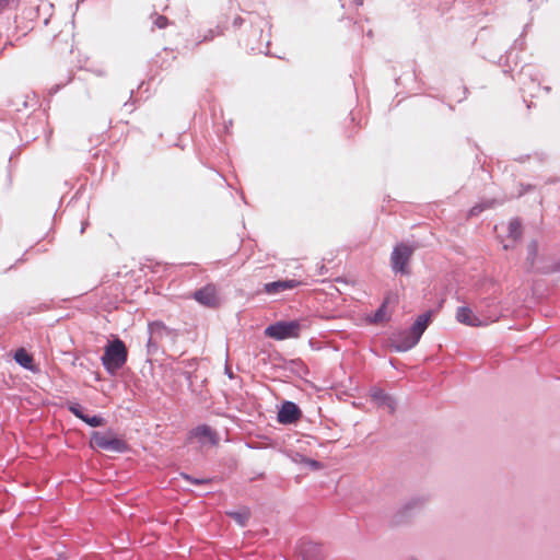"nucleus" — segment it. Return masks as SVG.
<instances>
[{"mask_svg":"<svg viewBox=\"0 0 560 560\" xmlns=\"http://www.w3.org/2000/svg\"><path fill=\"white\" fill-rule=\"evenodd\" d=\"M456 319L458 323L470 327H480L486 325V322L480 319L468 306H460L457 308Z\"/></svg>","mask_w":560,"mask_h":560,"instance_id":"6e6552de","label":"nucleus"},{"mask_svg":"<svg viewBox=\"0 0 560 560\" xmlns=\"http://www.w3.org/2000/svg\"><path fill=\"white\" fill-rule=\"evenodd\" d=\"M386 302H383L375 313L370 317V322L373 324L381 323L386 317Z\"/></svg>","mask_w":560,"mask_h":560,"instance_id":"aec40b11","label":"nucleus"},{"mask_svg":"<svg viewBox=\"0 0 560 560\" xmlns=\"http://www.w3.org/2000/svg\"><path fill=\"white\" fill-rule=\"evenodd\" d=\"M371 397L378 406L387 407L390 413L395 412L397 406L396 400L382 388L373 387L371 389Z\"/></svg>","mask_w":560,"mask_h":560,"instance_id":"f8f14e48","label":"nucleus"},{"mask_svg":"<svg viewBox=\"0 0 560 560\" xmlns=\"http://www.w3.org/2000/svg\"><path fill=\"white\" fill-rule=\"evenodd\" d=\"M526 78H529L533 83L535 82V79H533L532 74V68L529 66L523 67L518 72V81L523 82Z\"/></svg>","mask_w":560,"mask_h":560,"instance_id":"393cba45","label":"nucleus"},{"mask_svg":"<svg viewBox=\"0 0 560 560\" xmlns=\"http://www.w3.org/2000/svg\"><path fill=\"white\" fill-rule=\"evenodd\" d=\"M300 553L303 560H322V545L314 541H302L300 545Z\"/></svg>","mask_w":560,"mask_h":560,"instance_id":"9b49d317","label":"nucleus"},{"mask_svg":"<svg viewBox=\"0 0 560 560\" xmlns=\"http://www.w3.org/2000/svg\"><path fill=\"white\" fill-rule=\"evenodd\" d=\"M14 360L20 366L28 371L34 372L36 370L33 364V357L23 348H20L15 351Z\"/></svg>","mask_w":560,"mask_h":560,"instance_id":"4468645a","label":"nucleus"},{"mask_svg":"<svg viewBox=\"0 0 560 560\" xmlns=\"http://www.w3.org/2000/svg\"><path fill=\"white\" fill-rule=\"evenodd\" d=\"M350 115L352 116V119H353V118H354V115H355L354 110H351V112H350Z\"/></svg>","mask_w":560,"mask_h":560,"instance_id":"a19ab883","label":"nucleus"},{"mask_svg":"<svg viewBox=\"0 0 560 560\" xmlns=\"http://www.w3.org/2000/svg\"><path fill=\"white\" fill-rule=\"evenodd\" d=\"M91 445L93 447L114 452L125 453L128 451V444L125 440L117 438L113 432H93L91 436Z\"/></svg>","mask_w":560,"mask_h":560,"instance_id":"39448f33","label":"nucleus"},{"mask_svg":"<svg viewBox=\"0 0 560 560\" xmlns=\"http://www.w3.org/2000/svg\"><path fill=\"white\" fill-rule=\"evenodd\" d=\"M192 296L198 303L207 307H217L220 304L217 287L212 283L196 290Z\"/></svg>","mask_w":560,"mask_h":560,"instance_id":"423d86ee","label":"nucleus"},{"mask_svg":"<svg viewBox=\"0 0 560 560\" xmlns=\"http://www.w3.org/2000/svg\"><path fill=\"white\" fill-rule=\"evenodd\" d=\"M127 105H129V101H126V102L124 103V106H127Z\"/></svg>","mask_w":560,"mask_h":560,"instance_id":"c03bdc74","label":"nucleus"},{"mask_svg":"<svg viewBox=\"0 0 560 560\" xmlns=\"http://www.w3.org/2000/svg\"><path fill=\"white\" fill-rule=\"evenodd\" d=\"M86 225H88V222H84V223L82 224V228H81V231H80L81 233H83V232H84V230H85Z\"/></svg>","mask_w":560,"mask_h":560,"instance_id":"e433bc0d","label":"nucleus"},{"mask_svg":"<svg viewBox=\"0 0 560 560\" xmlns=\"http://www.w3.org/2000/svg\"><path fill=\"white\" fill-rule=\"evenodd\" d=\"M508 236L514 241L522 237V224L520 219L514 218L509 222Z\"/></svg>","mask_w":560,"mask_h":560,"instance_id":"2eb2a0df","label":"nucleus"},{"mask_svg":"<svg viewBox=\"0 0 560 560\" xmlns=\"http://www.w3.org/2000/svg\"><path fill=\"white\" fill-rule=\"evenodd\" d=\"M154 25L162 30V28H165L168 24V19L165 16V15H156L155 20H154Z\"/></svg>","mask_w":560,"mask_h":560,"instance_id":"a878e982","label":"nucleus"},{"mask_svg":"<svg viewBox=\"0 0 560 560\" xmlns=\"http://www.w3.org/2000/svg\"><path fill=\"white\" fill-rule=\"evenodd\" d=\"M159 341H160L159 339H155V338H153L152 335H150L148 342H147V347H148L149 351H151L152 349H156Z\"/></svg>","mask_w":560,"mask_h":560,"instance_id":"cd10ccee","label":"nucleus"},{"mask_svg":"<svg viewBox=\"0 0 560 560\" xmlns=\"http://www.w3.org/2000/svg\"><path fill=\"white\" fill-rule=\"evenodd\" d=\"M68 410L80 420H83L86 413H84L83 407L78 402H68L67 404Z\"/></svg>","mask_w":560,"mask_h":560,"instance_id":"5701e85b","label":"nucleus"},{"mask_svg":"<svg viewBox=\"0 0 560 560\" xmlns=\"http://www.w3.org/2000/svg\"><path fill=\"white\" fill-rule=\"evenodd\" d=\"M422 504H423V501L421 499H419V498L411 499L410 501H408L404 504L400 513L402 515H407L413 509L422 506Z\"/></svg>","mask_w":560,"mask_h":560,"instance_id":"412c9836","label":"nucleus"},{"mask_svg":"<svg viewBox=\"0 0 560 560\" xmlns=\"http://www.w3.org/2000/svg\"><path fill=\"white\" fill-rule=\"evenodd\" d=\"M149 334L155 339H163L164 337H175L176 334L173 329L168 328L163 322L155 320L148 326Z\"/></svg>","mask_w":560,"mask_h":560,"instance_id":"ddd939ff","label":"nucleus"},{"mask_svg":"<svg viewBox=\"0 0 560 560\" xmlns=\"http://www.w3.org/2000/svg\"><path fill=\"white\" fill-rule=\"evenodd\" d=\"M30 102L39 103V98L35 92L32 94H21L16 100L11 101L12 104H21L23 106L28 105Z\"/></svg>","mask_w":560,"mask_h":560,"instance_id":"dca6fc26","label":"nucleus"},{"mask_svg":"<svg viewBox=\"0 0 560 560\" xmlns=\"http://www.w3.org/2000/svg\"><path fill=\"white\" fill-rule=\"evenodd\" d=\"M223 34V27L218 25L215 28L208 30L203 36L197 42V45L212 40L215 36Z\"/></svg>","mask_w":560,"mask_h":560,"instance_id":"a211bd4d","label":"nucleus"},{"mask_svg":"<svg viewBox=\"0 0 560 560\" xmlns=\"http://www.w3.org/2000/svg\"><path fill=\"white\" fill-rule=\"evenodd\" d=\"M60 89V85L59 84H56L55 86H52L49 91H48V94L49 95H52L55 93H57Z\"/></svg>","mask_w":560,"mask_h":560,"instance_id":"2f4dec72","label":"nucleus"},{"mask_svg":"<svg viewBox=\"0 0 560 560\" xmlns=\"http://www.w3.org/2000/svg\"><path fill=\"white\" fill-rule=\"evenodd\" d=\"M128 358L126 345L119 338L109 341L101 357L102 364L109 375H116L122 369Z\"/></svg>","mask_w":560,"mask_h":560,"instance_id":"f03ea898","label":"nucleus"},{"mask_svg":"<svg viewBox=\"0 0 560 560\" xmlns=\"http://www.w3.org/2000/svg\"><path fill=\"white\" fill-rule=\"evenodd\" d=\"M228 515L234 518L240 525L245 526L249 518V511L244 509L242 511L229 512Z\"/></svg>","mask_w":560,"mask_h":560,"instance_id":"6ab92c4d","label":"nucleus"},{"mask_svg":"<svg viewBox=\"0 0 560 560\" xmlns=\"http://www.w3.org/2000/svg\"><path fill=\"white\" fill-rule=\"evenodd\" d=\"M458 90L460 91V93L463 94L460 97H458L456 100L457 103H462L463 101L466 100V96H467V93H468V89L466 86H459Z\"/></svg>","mask_w":560,"mask_h":560,"instance_id":"c85d7f7f","label":"nucleus"},{"mask_svg":"<svg viewBox=\"0 0 560 560\" xmlns=\"http://www.w3.org/2000/svg\"><path fill=\"white\" fill-rule=\"evenodd\" d=\"M225 372H226V375H228L230 378H233V377H234L233 373H232L229 369H226V371H225Z\"/></svg>","mask_w":560,"mask_h":560,"instance_id":"f704fd0d","label":"nucleus"},{"mask_svg":"<svg viewBox=\"0 0 560 560\" xmlns=\"http://www.w3.org/2000/svg\"><path fill=\"white\" fill-rule=\"evenodd\" d=\"M493 203H494V201H493V200L477 203V205H475L474 207H471V208H470V210H469V215H470V217L478 215V214H480L483 210L491 208V207L493 206Z\"/></svg>","mask_w":560,"mask_h":560,"instance_id":"4be33fe9","label":"nucleus"},{"mask_svg":"<svg viewBox=\"0 0 560 560\" xmlns=\"http://www.w3.org/2000/svg\"><path fill=\"white\" fill-rule=\"evenodd\" d=\"M303 320H279L269 325L265 329V335L276 340H284L289 338H298L303 328H305Z\"/></svg>","mask_w":560,"mask_h":560,"instance_id":"7ed1b4c3","label":"nucleus"},{"mask_svg":"<svg viewBox=\"0 0 560 560\" xmlns=\"http://www.w3.org/2000/svg\"><path fill=\"white\" fill-rule=\"evenodd\" d=\"M186 376H187V380L189 382V387H192V375H191V373H189V372L186 373ZM191 392H195V389L191 388Z\"/></svg>","mask_w":560,"mask_h":560,"instance_id":"473e14b6","label":"nucleus"},{"mask_svg":"<svg viewBox=\"0 0 560 560\" xmlns=\"http://www.w3.org/2000/svg\"><path fill=\"white\" fill-rule=\"evenodd\" d=\"M355 4L357 5H362L363 4V0H354Z\"/></svg>","mask_w":560,"mask_h":560,"instance_id":"4c0bfd02","label":"nucleus"},{"mask_svg":"<svg viewBox=\"0 0 560 560\" xmlns=\"http://www.w3.org/2000/svg\"><path fill=\"white\" fill-rule=\"evenodd\" d=\"M300 284L301 282L294 279L272 281L264 284V292L270 295H276L280 292L292 290Z\"/></svg>","mask_w":560,"mask_h":560,"instance_id":"1a4fd4ad","label":"nucleus"},{"mask_svg":"<svg viewBox=\"0 0 560 560\" xmlns=\"http://www.w3.org/2000/svg\"><path fill=\"white\" fill-rule=\"evenodd\" d=\"M544 90H545L546 92H549V91H550V88H549V86H545V88H544Z\"/></svg>","mask_w":560,"mask_h":560,"instance_id":"79ce46f5","label":"nucleus"},{"mask_svg":"<svg viewBox=\"0 0 560 560\" xmlns=\"http://www.w3.org/2000/svg\"><path fill=\"white\" fill-rule=\"evenodd\" d=\"M244 23V19L241 18V16H236L234 20H233V26L234 27H241Z\"/></svg>","mask_w":560,"mask_h":560,"instance_id":"7c9ffc66","label":"nucleus"},{"mask_svg":"<svg viewBox=\"0 0 560 560\" xmlns=\"http://www.w3.org/2000/svg\"><path fill=\"white\" fill-rule=\"evenodd\" d=\"M190 435L196 438L201 444H205L206 441L212 445L218 444V434L208 424L197 425L190 431Z\"/></svg>","mask_w":560,"mask_h":560,"instance_id":"9d476101","label":"nucleus"},{"mask_svg":"<svg viewBox=\"0 0 560 560\" xmlns=\"http://www.w3.org/2000/svg\"><path fill=\"white\" fill-rule=\"evenodd\" d=\"M10 0H0V7H2L3 4H8Z\"/></svg>","mask_w":560,"mask_h":560,"instance_id":"c9c22d12","label":"nucleus"},{"mask_svg":"<svg viewBox=\"0 0 560 560\" xmlns=\"http://www.w3.org/2000/svg\"><path fill=\"white\" fill-rule=\"evenodd\" d=\"M187 480H189L191 483H195V485H203V483H207L208 480L207 479H196V478H191L187 475L184 476Z\"/></svg>","mask_w":560,"mask_h":560,"instance_id":"c756f323","label":"nucleus"},{"mask_svg":"<svg viewBox=\"0 0 560 560\" xmlns=\"http://www.w3.org/2000/svg\"><path fill=\"white\" fill-rule=\"evenodd\" d=\"M402 80V77H399L396 79V84H400V81Z\"/></svg>","mask_w":560,"mask_h":560,"instance_id":"ea45409f","label":"nucleus"},{"mask_svg":"<svg viewBox=\"0 0 560 560\" xmlns=\"http://www.w3.org/2000/svg\"><path fill=\"white\" fill-rule=\"evenodd\" d=\"M555 270L560 271V264H559V265H557V267L555 268Z\"/></svg>","mask_w":560,"mask_h":560,"instance_id":"37998d69","label":"nucleus"},{"mask_svg":"<svg viewBox=\"0 0 560 560\" xmlns=\"http://www.w3.org/2000/svg\"><path fill=\"white\" fill-rule=\"evenodd\" d=\"M302 462L312 469L316 470L322 468V464L315 459L304 457Z\"/></svg>","mask_w":560,"mask_h":560,"instance_id":"bb28decb","label":"nucleus"},{"mask_svg":"<svg viewBox=\"0 0 560 560\" xmlns=\"http://www.w3.org/2000/svg\"><path fill=\"white\" fill-rule=\"evenodd\" d=\"M518 44H521V45L523 44V43L521 42V38L515 39V42H514V46H516V45H518Z\"/></svg>","mask_w":560,"mask_h":560,"instance_id":"58836bf2","label":"nucleus"},{"mask_svg":"<svg viewBox=\"0 0 560 560\" xmlns=\"http://www.w3.org/2000/svg\"><path fill=\"white\" fill-rule=\"evenodd\" d=\"M432 312L428 311L420 314L411 327L395 331L389 337L390 348L396 352H406L412 349L425 331Z\"/></svg>","mask_w":560,"mask_h":560,"instance_id":"f257e3e1","label":"nucleus"},{"mask_svg":"<svg viewBox=\"0 0 560 560\" xmlns=\"http://www.w3.org/2000/svg\"><path fill=\"white\" fill-rule=\"evenodd\" d=\"M82 421L85 422L86 424H89L90 427L96 428V427L103 425L104 418H102L101 416L86 415Z\"/></svg>","mask_w":560,"mask_h":560,"instance_id":"b1692460","label":"nucleus"},{"mask_svg":"<svg viewBox=\"0 0 560 560\" xmlns=\"http://www.w3.org/2000/svg\"><path fill=\"white\" fill-rule=\"evenodd\" d=\"M415 247L404 242L396 244L390 254V267L393 272L410 275L409 261L413 255Z\"/></svg>","mask_w":560,"mask_h":560,"instance_id":"20e7f679","label":"nucleus"},{"mask_svg":"<svg viewBox=\"0 0 560 560\" xmlns=\"http://www.w3.org/2000/svg\"><path fill=\"white\" fill-rule=\"evenodd\" d=\"M302 416L298 405L293 401H284L278 411V422L282 424H291L296 422Z\"/></svg>","mask_w":560,"mask_h":560,"instance_id":"0eeeda50","label":"nucleus"},{"mask_svg":"<svg viewBox=\"0 0 560 560\" xmlns=\"http://www.w3.org/2000/svg\"><path fill=\"white\" fill-rule=\"evenodd\" d=\"M538 255V243L533 240L527 246V262L530 267L535 265L536 257Z\"/></svg>","mask_w":560,"mask_h":560,"instance_id":"f3484780","label":"nucleus"},{"mask_svg":"<svg viewBox=\"0 0 560 560\" xmlns=\"http://www.w3.org/2000/svg\"><path fill=\"white\" fill-rule=\"evenodd\" d=\"M405 77L415 78V77H416V71H415V70H411V71H409V72H406V73H405Z\"/></svg>","mask_w":560,"mask_h":560,"instance_id":"72a5a7b5","label":"nucleus"}]
</instances>
